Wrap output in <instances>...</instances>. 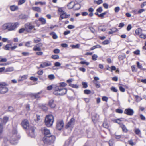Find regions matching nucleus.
I'll use <instances>...</instances> for the list:
<instances>
[{
    "label": "nucleus",
    "instance_id": "16",
    "mask_svg": "<svg viewBox=\"0 0 146 146\" xmlns=\"http://www.w3.org/2000/svg\"><path fill=\"white\" fill-rule=\"evenodd\" d=\"M41 93V92H40L36 93H31L30 95L33 98L38 99L40 98V94Z\"/></svg>",
    "mask_w": 146,
    "mask_h": 146
},
{
    "label": "nucleus",
    "instance_id": "49",
    "mask_svg": "<svg viewBox=\"0 0 146 146\" xmlns=\"http://www.w3.org/2000/svg\"><path fill=\"white\" fill-rule=\"evenodd\" d=\"M84 92L86 94H88L90 93L91 91L89 90L86 89L84 91Z\"/></svg>",
    "mask_w": 146,
    "mask_h": 146
},
{
    "label": "nucleus",
    "instance_id": "42",
    "mask_svg": "<svg viewBox=\"0 0 146 146\" xmlns=\"http://www.w3.org/2000/svg\"><path fill=\"white\" fill-rule=\"evenodd\" d=\"M110 30L112 31V32L113 33L114 32H117L118 31V29L116 28L113 27L111 29H110Z\"/></svg>",
    "mask_w": 146,
    "mask_h": 146
},
{
    "label": "nucleus",
    "instance_id": "14",
    "mask_svg": "<svg viewBox=\"0 0 146 146\" xmlns=\"http://www.w3.org/2000/svg\"><path fill=\"white\" fill-rule=\"evenodd\" d=\"M41 131L42 133H44L45 136H47L51 134L50 130L45 127L42 128L41 129Z\"/></svg>",
    "mask_w": 146,
    "mask_h": 146
},
{
    "label": "nucleus",
    "instance_id": "48",
    "mask_svg": "<svg viewBox=\"0 0 146 146\" xmlns=\"http://www.w3.org/2000/svg\"><path fill=\"white\" fill-rule=\"evenodd\" d=\"M25 1V0H19L18 2L19 5H21L24 3Z\"/></svg>",
    "mask_w": 146,
    "mask_h": 146
},
{
    "label": "nucleus",
    "instance_id": "4",
    "mask_svg": "<svg viewBox=\"0 0 146 146\" xmlns=\"http://www.w3.org/2000/svg\"><path fill=\"white\" fill-rule=\"evenodd\" d=\"M54 121L53 116L51 115H48L45 119V124L48 127H50L52 125Z\"/></svg>",
    "mask_w": 146,
    "mask_h": 146
},
{
    "label": "nucleus",
    "instance_id": "36",
    "mask_svg": "<svg viewBox=\"0 0 146 146\" xmlns=\"http://www.w3.org/2000/svg\"><path fill=\"white\" fill-rule=\"evenodd\" d=\"M52 58L54 59H57L59 58V56L58 55H53L51 56Z\"/></svg>",
    "mask_w": 146,
    "mask_h": 146
},
{
    "label": "nucleus",
    "instance_id": "59",
    "mask_svg": "<svg viewBox=\"0 0 146 146\" xmlns=\"http://www.w3.org/2000/svg\"><path fill=\"white\" fill-rule=\"evenodd\" d=\"M119 89L122 92H124L125 91V90L124 88L123 87L121 86H120L119 87Z\"/></svg>",
    "mask_w": 146,
    "mask_h": 146
},
{
    "label": "nucleus",
    "instance_id": "47",
    "mask_svg": "<svg viewBox=\"0 0 146 146\" xmlns=\"http://www.w3.org/2000/svg\"><path fill=\"white\" fill-rule=\"evenodd\" d=\"M109 41L108 40H106L103 42L102 44L103 45H106L109 44Z\"/></svg>",
    "mask_w": 146,
    "mask_h": 146
},
{
    "label": "nucleus",
    "instance_id": "38",
    "mask_svg": "<svg viewBox=\"0 0 146 146\" xmlns=\"http://www.w3.org/2000/svg\"><path fill=\"white\" fill-rule=\"evenodd\" d=\"M48 78L50 80H53L55 78V76L53 74H50L48 76Z\"/></svg>",
    "mask_w": 146,
    "mask_h": 146
},
{
    "label": "nucleus",
    "instance_id": "6",
    "mask_svg": "<svg viewBox=\"0 0 146 146\" xmlns=\"http://www.w3.org/2000/svg\"><path fill=\"white\" fill-rule=\"evenodd\" d=\"M75 123V119L74 118H71L69 121L66 124L65 128L66 129L71 131L74 127Z\"/></svg>",
    "mask_w": 146,
    "mask_h": 146
},
{
    "label": "nucleus",
    "instance_id": "2",
    "mask_svg": "<svg viewBox=\"0 0 146 146\" xmlns=\"http://www.w3.org/2000/svg\"><path fill=\"white\" fill-rule=\"evenodd\" d=\"M19 25L18 22L7 23L4 24L2 26L3 30L7 29L9 31H13L17 28Z\"/></svg>",
    "mask_w": 146,
    "mask_h": 146
},
{
    "label": "nucleus",
    "instance_id": "39",
    "mask_svg": "<svg viewBox=\"0 0 146 146\" xmlns=\"http://www.w3.org/2000/svg\"><path fill=\"white\" fill-rule=\"evenodd\" d=\"M69 86H71L73 88H78V86L76 85H75L74 84H69Z\"/></svg>",
    "mask_w": 146,
    "mask_h": 146
},
{
    "label": "nucleus",
    "instance_id": "50",
    "mask_svg": "<svg viewBox=\"0 0 146 146\" xmlns=\"http://www.w3.org/2000/svg\"><path fill=\"white\" fill-rule=\"evenodd\" d=\"M53 52L55 54H58L60 53V50L58 49H55L53 50Z\"/></svg>",
    "mask_w": 146,
    "mask_h": 146
},
{
    "label": "nucleus",
    "instance_id": "27",
    "mask_svg": "<svg viewBox=\"0 0 146 146\" xmlns=\"http://www.w3.org/2000/svg\"><path fill=\"white\" fill-rule=\"evenodd\" d=\"M3 125L0 123V135L3 134Z\"/></svg>",
    "mask_w": 146,
    "mask_h": 146
},
{
    "label": "nucleus",
    "instance_id": "63",
    "mask_svg": "<svg viewBox=\"0 0 146 146\" xmlns=\"http://www.w3.org/2000/svg\"><path fill=\"white\" fill-rule=\"evenodd\" d=\"M140 37L141 38L144 39L146 38V34H141L140 35Z\"/></svg>",
    "mask_w": 146,
    "mask_h": 146
},
{
    "label": "nucleus",
    "instance_id": "10",
    "mask_svg": "<svg viewBox=\"0 0 146 146\" xmlns=\"http://www.w3.org/2000/svg\"><path fill=\"white\" fill-rule=\"evenodd\" d=\"M35 127L32 126L30 127L29 129V135L31 137H34L35 136V134L34 132L35 129Z\"/></svg>",
    "mask_w": 146,
    "mask_h": 146
},
{
    "label": "nucleus",
    "instance_id": "12",
    "mask_svg": "<svg viewBox=\"0 0 146 146\" xmlns=\"http://www.w3.org/2000/svg\"><path fill=\"white\" fill-rule=\"evenodd\" d=\"M21 125L23 128L25 129H27L29 126L28 121L26 119H24L22 121Z\"/></svg>",
    "mask_w": 146,
    "mask_h": 146
},
{
    "label": "nucleus",
    "instance_id": "29",
    "mask_svg": "<svg viewBox=\"0 0 146 146\" xmlns=\"http://www.w3.org/2000/svg\"><path fill=\"white\" fill-rule=\"evenodd\" d=\"M38 4H40L41 5H45L46 4V3L45 2H36L35 3V5H37Z\"/></svg>",
    "mask_w": 146,
    "mask_h": 146
},
{
    "label": "nucleus",
    "instance_id": "26",
    "mask_svg": "<svg viewBox=\"0 0 146 146\" xmlns=\"http://www.w3.org/2000/svg\"><path fill=\"white\" fill-rule=\"evenodd\" d=\"M5 72H10L13 71V70L14 69L13 67H9L7 68L6 69L5 68Z\"/></svg>",
    "mask_w": 146,
    "mask_h": 146
},
{
    "label": "nucleus",
    "instance_id": "46",
    "mask_svg": "<svg viewBox=\"0 0 146 146\" xmlns=\"http://www.w3.org/2000/svg\"><path fill=\"white\" fill-rule=\"evenodd\" d=\"M103 11L101 7H100L99 8H98L96 10V11L98 12L101 13Z\"/></svg>",
    "mask_w": 146,
    "mask_h": 146
},
{
    "label": "nucleus",
    "instance_id": "7",
    "mask_svg": "<svg viewBox=\"0 0 146 146\" xmlns=\"http://www.w3.org/2000/svg\"><path fill=\"white\" fill-rule=\"evenodd\" d=\"M67 6L68 7V9H70L73 8L75 10H77L80 9L81 7L80 4L76 3L74 4L73 2H70L67 5Z\"/></svg>",
    "mask_w": 146,
    "mask_h": 146
},
{
    "label": "nucleus",
    "instance_id": "19",
    "mask_svg": "<svg viewBox=\"0 0 146 146\" xmlns=\"http://www.w3.org/2000/svg\"><path fill=\"white\" fill-rule=\"evenodd\" d=\"M31 9L33 11L39 13H41V8L39 7H32Z\"/></svg>",
    "mask_w": 146,
    "mask_h": 146
},
{
    "label": "nucleus",
    "instance_id": "51",
    "mask_svg": "<svg viewBox=\"0 0 146 146\" xmlns=\"http://www.w3.org/2000/svg\"><path fill=\"white\" fill-rule=\"evenodd\" d=\"M82 85L83 86V87L84 88H86L88 87L87 83L86 82H82Z\"/></svg>",
    "mask_w": 146,
    "mask_h": 146
},
{
    "label": "nucleus",
    "instance_id": "23",
    "mask_svg": "<svg viewBox=\"0 0 146 146\" xmlns=\"http://www.w3.org/2000/svg\"><path fill=\"white\" fill-rule=\"evenodd\" d=\"M39 20L41 22L42 24H45L46 23V19L43 17L40 18Z\"/></svg>",
    "mask_w": 146,
    "mask_h": 146
},
{
    "label": "nucleus",
    "instance_id": "44",
    "mask_svg": "<svg viewBox=\"0 0 146 146\" xmlns=\"http://www.w3.org/2000/svg\"><path fill=\"white\" fill-rule=\"evenodd\" d=\"M30 79L34 81H37L38 80V78L34 77L32 76L30 77Z\"/></svg>",
    "mask_w": 146,
    "mask_h": 146
},
{
    "label": "nucleus",
    "instance_id": "53",
    "mask_svg": "<svg viewBox=\"0 0 146 146\" xmlns=\"http://www.w3.org/2000/svg\"><path fill=\"white\" fill-rule=\"evenodd\" d=\"M25 30V28H21L19 30V32L20 33H23Z\"/></svg>",
    "mask_w": 146,
    "mask_h": 146
},
{
    "label": "nucleus",
    "instance_id": "64",
    "mask_svg": "<svg viewBox=\"0 0 146 146\" xmlns=\"http://www.w3.org/2000/svg\"><path fill=\"white\" fill-rule=\"evenodd\" d=\"M133 53L134 54L137 55H139L140 54V51L139 50H136L135 51H134L133 52Z\"/></svg>",
    "mask_w": 146,
    "mask_h": 146
},
{
    "label": "nucleus",
    "instance_id": "15",
    "mask_svg": "<svg viewBox=\"0 0 146 146\" xmlns=\"http://www.w3.org/2000/svg\"><path fill=\"white\" fill-rule=\"evenodd\" d=\"M51 63L49 61H46L42 62L40 67L41 68H44L51 65Z\"/></svg>",
    "mask_w": 146,
    "mask_h": 146
},
{
    "label": "nucleus",
    "instance_id": "43",
    "mask_svg": "<svg viewBox=\"0 0 146 146\" xmlns=\"http://www.w3.org/2000/svg\"><path fill=\"white\" fill-rule=\"evenodd\" d=\"M137 66L138 68H139L141 69L142 68V65L140 64L139 62H137Z\"/></svg>",
    "mask_w": 146,
    "mask_h": 146
},
{
    "label": "nucleus",
    "instance_id": "17",
    "mask_svg": "<svg viewBox=\"0 0 146 146\" xmlns=\"http://www.w3.org/2000/svg\"><path fill=\"white\" fill-rule=\"evenodd\" d=\"M8 119V117L6 116L4 117L3 119L0 118V123L4 125L7 122Z\"/></svg>",
    "mask_w": 146,
    "mask_h": 146
},
{
    "label": "nucleus",
    "instance_id": "62",
    "mask_svg": "<svg viewBox=\"0 0 146 146\" xmlns=\"http://www.w3.org/2000/svg\"><path fill=\"white\" fill-rule=\"evenodd\" d=\"M41 40L40 39L38 38L37 39H35L34 40V42L35 43H37L40 42Z\"/></svg>",
    "mask_w": 146,
    "mask_h": 146
},
{
    "label": "nucleus",
    "instance_id": "3",
    "mask_svg": "<svg viewBox=\"0 0 146 146\" xmlns=\"http://www.w3.org/2000/svg\"><path fill=\"white\" fill-rule=\"evenodd\" d=\"M67 92L66 88H61L59 86H56L55 88L54 94L57 95L62 96L65 94Z\"/></svg>",
    "mask_w": 146,
    "mask_h": 146
},
{
    "label": "nucleus",
    "instance_id": "11",
    "mask_svg": "<svg viewBox=\"0 0 146 146\" xmlns=\"http://www.w3.org/2000/svg\"><path fill=\"white\" fill-rule=\"evenodd\" d=\"M60 13V17L59 20H62L63 19H66L68 18L70 16V14H67L64 11Z\"/></svg>",
    "mask_w": 146,
    "mask_h": 146
},
{
    "label": "nucleus",
    "instance_id": "55",
    "mask_svg": "<svg viewBox=\"0 0 146 146\" xmlns=\"http://www.w3.org/2000/svg\"><path fill=\"white\" fill-rule=\"evenodd\" d=\"M116 111L119 113H122L123 112V110L120 109H117L116 110Z\"/></svg>",
    "mask_w": 146,
    "mask_h": 146
},
{
    "label": "nucleus",
    "instance_id": "58",
    "mask_svg": "<svg viewBox=\"0 0 146 146\" xmlns=\"http://www.w3.org/2000/svg\"><path fill=\"white\" fill-rule=\"evenodd\" d=\"M54 65L55 66L59 67L61 65V64L59 62H56L54 63Z\"/></svg>",
    "mask_w": 146,
    "mask_h": 146
},
{
    "label": "nucleus",
    "instance_id": "54",
    "mask_svg": "<svg viewBox=\"0 0 146 146\" xmlns=\"http://www.w3.org/2000/svg\"><path fill=\"white\" fill-rule=\"evenodd\" d=\"M5 67H2L1 68H0V72L2 73V72H5Z\"/></svg>",
    "mask_w": 146,
    "mask_h": 146
},
{
    "label": "nucleus",
    "instance_id": "57",
    "mask_svg": "<svg viewBox=\"0 0 146 146\" xmlns=\"http://www.w3.org/2000/svg\"><path fill=\"white\" fill-rule=\"evenodd\" d=\"M6 140H7V139L5 138H4V142L2 146H8L7 145L6 143Z\"/></svg>",
    "mask_w": 146,
    "mask_h": 146
},
{
    "label": "nucleus",
    "instance_id": "45",
    "mask_svg": "<svg viewBox=\"0 0 146 146\" xmlns=\"http://www.w3.org/2000/svg\"><path fill=\"white\" fill-rule=\"evenodd\" d=\"M140 117L141 120H145L146 119L145 117L142 114H141L139 115Z\"/></svg>",
    "mask_w": 146,
    "mask_h": 146
},
{
    "label": "nucleus",
    "instance_id": "56",
    "mask_svg": "<svg viewBox=\"0 0 146 146\" xmlns=\"http://www.w3.org/2000/svg\"><path fill=\"white\" fill-rule=\"evenodd\" d=\"M120 7H115L114 9V11L115 12L117 13L119 12V11L120 10Z\"/></svg>",
    "mask_w": 146,
    "mask_h": 146
},
{
    "label": "nucleus",
    "instance_id": "60",
    "mask_svg": "<svg viewBox=\"0 0 146 146\" xmlns=\"http://www.w3.org/2000/svg\"><path fill=\"white\" fill-rule=\"evenodd\" d=\"M75 26L74 25H69L67 26V28L70 29H72L74 28Z\"/></svg>",
    "mask_w": 146,
    "mask_h": 146
},
{
    "label": "nucleus",
    "instance_id": "61",
    "mask_svg": "<svg viewBox=\"0 0 146 146\" xmlns=\"http://www.w3.org/2000/svg\"><path fill=\"white\" fill-rule=\"evenodd\" d=\"M13 110V107L10 106H9L8 108V111L10 112H12Z\"/></svg>",
    "mask_w": 146,
    "mask_h": 146
},
{
    "label": "nucleus",
    "instance_id": "5",
    "mask_svg": "<svg viewBox=\"0 0 146 146\" xmlns=\"http://www.w3.org/2000/svg\"><path fill=\"white\" fill-rule=\"evenodd\" d=\"M7 84L4 82H0V93L3 94L7 93L8 91L7 87Z\"/></svg>",
    "mask_w": 146,
    "mask_h": 146
},
{
    "label": "nucleus",
    "instance_id": "24",
    "mask_svg": "<svg viewBox=\"0 0 146 146\" xmlns=\"http://www.w3.org/2000/svg\"><path fill=\"white\" fill-rule=\"evenodd\" d=\"M50 35L52 36L53 38L54 39H56L58 38L57 35L54 32L51 33H50Z\"/></svg>",
    "mask_w": 146,
    "mask_h": 146
},
{
    "label": "nucleus",
    "instance_id": "35",
    "mask_svg": "<svg viewBox=\"0 0 146 146\" xmlns=\"http://www.w3.org/2000/svg\"><path fill=\"white\" fill-rule=\"evenodd\" d=\"M103 125L104 127L106 128H108L109 127L108 124L105 121H104L103 123Z\"/></svg>",
    "mask_w": 146,
    "mask_h": 146
},
{
    "label": "nucleus",
    "instance_id": "21",
    "mask_svg": "<svg viewBox=\"0 0 146 146\" xmlns=\"http://www.w3.org/2000/svg\"><path fill=\"white\" fill-rule=\"evenodd\" d=\"M124 120V119L121 118H119L117 119L114 120L113 121L114 122L116 123L119 124H121V125L122 124H121V122L123 121Z\"/></svg>",
    "mask_w": 146,
    "mask_h": 146
},
{
    "label": "nucleus",
    "instance_id": "52",
    "mask_svg": "<svg viewBox=\"0 0 146 146\" xmlns=\"http://www.w3.org/2000/svg\"><path fill=\"white\" fill-rule=\"evenodd\" d=\"M113 140L112 139H110L109 142V144L110 146H112L113 145Z\"/></svg>",
    "mask_w": 146,
    "mask_h": 146
},
{
    "label": "nucleus",
    "instance_id": "1",
    "mask_svg": "<svg viewBox=\"0 0 146 146\" xmlns=\"http://www.w3.org/2000/svg\"><path fill=\"white\" fill-rule=\"evenodd\" d=\"M18 123L15 122L13 125V130L11 133H10L8 137V140L10 143L12 144H15L17 143V140L20 138L19 135L17 134V128Z\"/></svg>",
    "mask_w": 146,
    "mask_h": 146
},
{
    "label": "nucleus",
    "instance_id": "41",
    "mask_svg": "<svg viewBox=\"0 0 146 146\" xmlns=\"http://www.w3.org/2000/svg\"><path fill=\"white\" fill-rule=\"evenodd\" d=\"M11 47L9 46V45L7 44L5 46L4 49L6 50H9Z\"/></svg>",
    "mask_w": 146,
    "mask_h": 146
},
{
    "label": "nucleus",
    "instance_id": "18",
    "mask_svg": "<svg viewBox=\"0 0 146 146\" xmlns=\"http://www.w3.org/2000/svg\"><path fill=\"white\" fill-rule=\"evenodd\" d=\"M99 115L97 114H95L92 116V119L94 123L96 122L99 119Z\"/></svg>",
    "mask_w": 146,
    "mask_h": 146
},
{
    "label": "nucleus",
    "instance_id": "8",
    "mask_svg": "<svg viewBox=\"0 0 146 146\" xmlns=\"http://www.w3.org/2000/svg\"><path fill=\"white\" fill-rule=\"evenodd\" d=\"M25 27L26 32L31 33L32 30L34 28V26L32 25L31 23H28L25 24Z\"/></svg>",
    "mask_w": 146,
    "mask_h": 146
},
{
    "label": "nucleus",
    "instance_id": "40",
    "mask_svg": "<svg viewBox=\"0 0 146 146\" xmlns=\"http://www.w3.org/2000/svg\"><path fill=\"white\" fill-rule=\"evenodd\" d=\"M60 88L61 87H64L67 84L66 83H65L64 82H61L60 83Z\"/></svg>",
    "mask_w": 146,
    "mask_h": 146
},
{
    "label": "nucleus",
    "instance_id": "31",
    "mask_svg": "<svg viewBox=\"0 0 146 146\" xmlns=\"http://www.w3.org/2000/svg\"><path fill=\"white\" fill-rule=\"evenodd\" d=\"M33 50L34 51H40L41 50V48L39 47H37L36 46H35L33 48Z\"/></svg>",
    "mask_w": 146,
    "mask_h": 146
},
{
    "label": "nucleus",
    "instance_id": "22",
    "mask_svg": "<svg viewBox=\"0 0 146 146\" xmlns=\"http://www.w3.org/2000/svg\"><path fill=\"white\" fill-rule=\"evenodd\" d=\"M10 9L12 11H14L18 9V7L17 6L15 5H12L10 6Z\"/></svg>",
    "mask_w": 146,
    "mask_h": 146
},
{
    "label": "nucleus",
    "instance_id": "25",
    "mask_svg": "<svg viewBox=\"0 0 146 146\" xmlns=\"http://www.w3.org/2000/svg\"><path fill=\"white\" fill-rule=\"evenodd\" d=\"M120 126L123 132H127V129L126 126L122 124Z\"/></svg>",
    "mask_w": 146,
    "mask_h": 146
},
{
    "label": "nucleus",
    "instance_id": "37",
    "mask_svg": "<svg viewBox=\"0 0 146 146\" xmlns=\"http://www.w3.org/2000/svg\"><path fill=\"white\" fill-rule=\"evenodd\" d=\"M80 63L82 64H86L87 66L88 65L90 64L89 62L85 61H81Z\"/></svg>",
    "mask_w": 146,
    "mask_h": 146
},
{
    "label": "nucleus",
    "instance_id": "30",
    "mask_svg": "<svg viewBox=\"0 0 146 146\" xmlns=\"http://www.w3.org/2000/svg\"><path fill=\"white\" fill-rule=\"evenodd\" d=\"M126 57V55L125 54H124L123 55H120L118 56V58L120 60H122Z\"/></svg>",
    "mask_w": 146,
    "mask_h": 146
},
{
    "label": "nucleus",
    "instance_id": "28",
    "mask_svg": "<svg viewBox=\"0 0 146 146\" xmlns=\"http://www.w3.org/2000/svg\"><path fill=\"white\" fill-rule=\"evenodd\" d=\"M27 78V76L26 75H24L21 76L19 79V81H23L26 79Z\"/></svg>",
    "mask_w": 146,
    "mask_h": 146
},
{
    "label": "nucleus",
    "instance_id": "32",
    "mask_svg": "<svg viewBox=\"0 0 146 146\" xmlns=\"http://www.w3.org/2000/svg\"><path fill=\"white\" fill-rule=\"evenodd\" d=\"M111 90L114 92H116L118 91V90L115 87L112 86L110 88Z\"/></svg>",
    "mask_w": 146,
    "mask_h": 146
},
{
    "label": "nucleus",
    "instance_id": "33",
    "mask_svg": "<svg viewBox=\"0 0 146 146\" xmlns=\"http://www.w3.org/2000/svg\"><path fill=\"white\" fill-rule=\"evenodd\" d=\"M141 32V29L140 28H138L136 30L135 33L136 35H139Z\"/></svg>",
    "mask_w": 146,
    "mask_h": 146
},
{
    "label": "nucleus",
    "instance_id": "34",
    "mask_svg": "<svg viewBox=\"0 0 146 146\" xmlns=\"http://www.w3.org/2000/svg\"><path fill=\"white\" fill-rule=\"evenodd\" d=\"M98 56L96 54H94L92 56V60L94 61H96L97 60Z\"/></svg>",
    "mask_w": 146,
    "mask_h": 146
},
{
    "label": "nucleus",
    "instance_id": "20",
    "mask_svg": "<svg viewBox=\"0 0 146 146\" xmlns=\"http://www.w3.org/2000/svg\"><path fill=\"white\" fill-rule=\"evenodd\" d=\"M49 105L51 108H55L56 105L53 100H51L49 101Z\"/></svg>",
    "mask_w": 146,
    "mask_h": 146
},
{
    "label": "nucleus",
    "instance_id": "9",
    "mask_svg": "<svg viewBox=\"0 0 146 146\" xmlns=\"http://www.w3.org/2000/svg\"><path fill=\"white\" fill-rule=\"evenodd\" d=\"M64 123L62 120H59L57 121L56 128L58 130H61L64 126Z\"/></svg>",
    "mask_w": 146,
    "mask_h": 146
},
{
    "label": "nucleus",
    "instance_id": "13",
    "mask_svg": "<svg viewBox=\"0 0 146 146\" xmlns=\"http://www.w3.org/2000/svg\"><path fill=\"white\" fill-rule=\"evenodd\" d=\"M134 113V111L132 109L128 108L125 110L124 113L127 115L132 116Z\"/></svg>",
    "mask_w": 146,
    "mask_h": 146
}]
</instances>
